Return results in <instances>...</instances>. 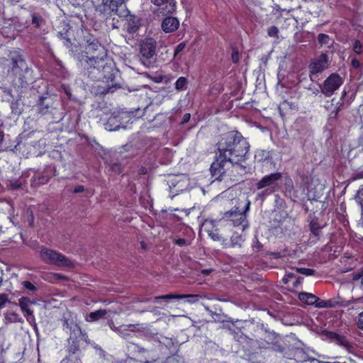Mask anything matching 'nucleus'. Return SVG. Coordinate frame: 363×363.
I'll return each mask as SVG.
<instances>
[{"label":"nucleus","instance_id":"obj_38","mask_svg":"<svg viewBox=\"0 0 363 363\" xmlns=\"http://www.w3.org/2000/svg\"><path fill=\"white\" fill-rule=\"evenodd\" d=\"M22 285L28 290L30 291H35L37 289L31 282L28 281H24L22 282Z\"/></svg>","mask_w":363,"mask_h":363},{"label":"nucleus","instance_id":"obj_29","mask_svg":"<svg viewBox=\"0 0 363 363\" xmlns=\"http://www.w3.org/2000/svg\"><path fill=\"white\" fill-rule=\"evenodd\" d=\"M111 316L113 315L111 311H106L105 309H99L90 313L89 318H101L104 315Z\"/></svg>","mask_w":363,"mask_h":363},{"label":"nucleus","instance_id":"obj_31","mask_svg":"<svg viewBox=\"0 0 363 363\" xmlns=\"http://www.w3.org/2000/svg\"><path fill=\"white\" fill-rule=\"evenodd\" d=\"M244 238L242 235L234 233L231 237V243L233 245L241 246L242 242L244 241Z\"/></svg>","mask_w":363,"mask_h":363},{"label":"nucleus","instance_id":"obj_40","mask_svg":"<svg viewBox=\"0 0 363 363\" xmlns=\"http://www.w3.org/2000/svg\"><path fill=\"white\" fill-rule=\"evenodd\" d=\"M9 301L8 295L6 294H0V309L4 307L5 304Z\"/></svg>","mask_w":363,"mask_h":363},{"label":"nucleus","instance_id":"obj_39","mask_svg":"<svg viewBox=\"0 0 363 363\" xmlns=\"http://www.w3.org/2000/svg\"><path fill=\"white\" fill-rule=\"evenodd\" d=\"M186 48V43L182 42V43H180L179 45H177V46L175 48V50H174V56H177L178 54H179L182 51H183L184 50V48Z\"/></svg>","mask_w":363,"mask_h":363},{"label":"nucleus","instance_id":"obj_9","mask_svg":"<svg viewBox=\"0 0 363 363\" xmlns=\"http://www.w3.org/2000/svg\"><path fill=\"white\" fill-rule=\"evenodd\" d=\"M81 341H83V340H81L80 336H69L65 349L67 354L62 360L61 363H69L72 362L74 360V355H77V357H74V363H82L81 359L78 357L81 352Z\"/></svg>","mask_w":363,"mask_h":363},{"label":"nucleus","instance_id":"obj_48","mask_svg":"<svg viewBox=\"0 0 363 363\" xmlns=\"http://www.w3.org/2000/svg\"><path fill=\"white\" fill-rule=\"evenodd\" d=\"M315 306L318 308H325V301L321 300L318 298V301L315 303Z\"/></svg>","mask_w":363,"mask_h":363},{"label":"nucleus","instance_id":"obj_62","mask_svg":"<svg viewBox=\"0 0 363 363\" xmlns=\"http://www.w3.org/2000/svg\"><path fill=\"white\" fill-rule=\"evenodd\" d=\"M4 132L0 131V144H1V143L4 140Z\"/></svg>","mask_w":363,"mask_h":363},{"label":"nucleus","instance_id":"obj_21","mask_svg":"<svg viewBox=\"0 0 363 363\" xmlns=\"http://www.w3.org/2000/svg\"><path fill=\"white\" fill-rule=\"evenodd\" d=\"M121 127L119 116H111L105 123V128L108 131H115Z\"/></svg>","mask_w":363,"mask_h":363},{"label":"nucleus","instance_id":"obj_24","mask_svg":"<svg viewBox=\"0 0 363 363\" xmlns=\"http://www.w3.org/2000/svg\"><path fill=\"white\" fill-rule=\"evenodd\" d=\"M88 45L86 47V52L85 54H87L89 52L94 51V50H100L102 51V53L104 52V48L101 45V44L99 43L96 40H93L91 41V40H87Z\"/></svg>","mask_w":363,"mask_h":363},{"label":"nucleus","instance_id":"obj_10","mask_svg":"<svg viewBox=\"0 0 363 363\" xmlns=\"http://www.w3.org/2000/svg\"><path fill=\"white\" fill-rule=\"evenodd\" d=\"M329 60L326 54L322 53L318 57L311 60L308 65L309 77L311 81L317 82V76L328 68Z\"/></svg>","mask_w":363,"mask_h":363},{"label":"nucleus","instance_id":"obj_53","mask_svg":"<svg viewBox=\"0 0 363 363\" xmlns=\"http://www.w3.org/2000/svg\"><path fill=\"white\" fill-rule=\"evenodd\" d=\"M352 66L354 68H359L360 67V62L357 59H353L351 62Z\"/></svg>","mask_w":363,"mask_h":363},{"label":"nucleus","instance_id":"obj_35","mask_svg":"<svg viewBox=\"0 0 363 363\" xmlns=\"http://www.w3.org/2000/svg\"><path fill=\"white\" fill-rule=\"evenodd\" d=\"M296 271L306 276H312L315 274V271L314 269L309 268H296Z\"/></svg>","mask_w":363,"mask_h":363},{"label":"nucleus","instance_id":"obj_30","mask_svg":"<svg viewBox=\"0 0 363 363\" xmlns=\"http://www.w3.org/2000/svg\"><path fill=\"white\" fill-rule=\"evenodd\" d=\"M7 186L13 190H16L21 189L22 184L21 182L17 179H12L7 181Z\"/></svg>","mask_w":363,"mask_h":363},{"label":"nucleus","instance_id":"obj_60","mask_svg":"<svg viewBox=\"0 0 363 363\" xmlns=\"http://www.w3.org/2000/svg\"><path fill=\"white\" fill-rule=\"evenodd\" d=\"M212 269H203L202 271V274H205V275H207V274H209L211 272Z\"/></svg>","mask_w":363,"mask_h":363},{"label":"nucleus","instance_id":"obj_34","mask_svg":"<svg viewBox=\"0 0 363 363\" xmlns=\"http://www.w3.org/2000/svg\"><path fill=\"white\" fill-rule=\"evenodd\" d=\"M352 50L357 55L362 53V44L359 40H353Z\"/></svg>","mask_w":363,"mask_h":363},{"label":"nucleus","instance_id":"obj_32","mask_svg":"<svg viewBox=\"0 0 363 363\" xmlns=\"http://www.w3.org/2000/svg\"><path fill=\"white\" fill-rule=\"evenodd\" d=\"M175 362L176 359L174 357H169L165 361H163L160 359H155L152 361H148L147 359L143 360V363H175Z\"/></svg>","mask_w":363,"mask_h":363},{"label":"nucleus","instance_id":"obj_46","mask_svg":"<svg viewBox=\"0 0 363 363\" xmlns=\"http://www.w3.org/2000/svg\"><path fill=\"white\" fill-rule=\"evenodd\" d=\"M308 89L310 90L315 95H317L320 91V86L318 87H315L313 84H311L308 87Z\"/></svg>","mask_w":363,"mask_h":363},{"label":"nucleus","instance_id":"obj_26","mask_svg":"<svg viewBox=\"0 0 363 363\" xmlns=\"http://www.w3.org/2000/svg\"><path fill=\"white\" fill-rule=\"evenodd\" d=\"M50 180L48 175H36L32 179V185L39 186L47 184Z\"/></svg>","mask_w":363,"mask_h":363},{"label":"nucleus","instance_id":"obj_63","mask_svg":"<svg viewBox=\"0 0 363 363\" xmlns=\"http://www.w3.org/2000/svg\"><path fill=\"white\" fill-rule=\"evenodd\" d=\"M111 363H124L123 360H113Z\"/></svg>","mask_w":363,"mask_h":363},{"label":"nucleus","instance_id":"obj_16","mask_svg":"<svg viewBox=\"0 0 363 363\" xmlns=\"http://www.w3.org/2000/svg\"><path fill=\"white\" fill-rule=\"evenodd\" d=\"M80 57L79 62L84 69H89L94 68L96 70H99L101 67H104L103 57L92 56L90 57L86 55V54L82 53Z\"/></svg>","mask_w":363,"mask_h":363},{"label":"nucleus","instance_id":"obj_2","mask_svg":"<svg viewBox=\"0 0 363 363\" xmlns=\"http://www.w3.org/2000/svg\"><path fill=\"white\" fill-rule=\"evenodd\" d=\"M233 164L228 159L221 157V155L218 153L215 161L211 164L210 170L213 177L217 180L231 182L233 183H239L240 178L235 174H227L228 171L233 169Z\"/></svg>","mask_w":363,"mask_h":363},{"label":"nucleus","instance_id":"obj_27","mask_svg":"<svg viewBox=\"0 0 363 363\" xmlns=\"http://www.w3.org/2000/svg\"><path fill=\"white\" fill-rule=\"evenodd\" d=\"M32 18V24L35 26V28H40L43 25L45 24L44 18L37 13H31Z\"/></svg>","mask_w":363,"mask_h":363},{"label":"nucleus","instance_id":"obj_7","mask_svg":"<svg viewBox=\"0 0 363 363\" xmlns=\"http://www.w3.org/2000/svg\"><path fill=\"white\" fill-rule=\"evenodd\" d=\"M250 206V201L247 202L245 207V210L241 211L238 207L235 206L233 209L226 211L222 220L225 221H230L234 226H242V230L243 231L248 227V223L246 220L245 212L248 211Z\"/></svg>","mask_w":363,"mask_h":363},{"label":"nucleus","instance_id":"obj_43","mask_svg":"<svg viewBox=\"0 0 363 363\" xmlns=\"http://www.w3.org/2000/svg\"><path fill=\"white\" fill-rule=\"evenodd\" d=\"M208 235L216 241H218L220 240V237L219 235V233L217 230L215 231H211L208 233Z\"/></svg>","mask_w":363,"mask_h":363},{"label":"nucleus","instance_id":"obj_56","mask_svg":"<svg viewBox=\"0 0 363 363\" xmlns=\"http://www.w3.org/2000/svg\"><path fill=\"white\" fill-rule=\"evenodd\" d=\"M335 302L333 300L325 301V308H331L335 306Z\"/></svg>","mask_w":363,"mask_h":363},{"label":"nucleus","instance_id":"obj_64","mask_svg":"<svg viewBox=\"0 0 363 363\" xmlns=\"http://www.w3.org/2000/svg\"><path fill=\"white\" fill-rule=\"evenodd\" d=\"M359 318H363V311L359 313Z\"/></svg>","mask_w":363,"mask_h":363},{"label":"nucleus","instance_id":"obj_6","mask_svg":"<svg viewBox=\"0 0 363 363\" xmlns=\"http://www.w3.org/2000/svg\"><path fill=\"white\" fill-rule=\"evenodd\" d=\"M157 42L153 38H145L140 44V54L142 62L151 67L155 62Z\"/></svg>","mask_w":363,"mask_h":363},{"label":"nucleus","instance_id":"obj_12","mask_svg":"<svg viewBox=\"0 0 363 363\" xmlns=\"http://www.w3.org/2000/svg\"><path fill=\"white\" fill-rule=\"evenodd\" d=\"M118 12H124V14L119 15L118 13H114L113 15H117L119 17L126 18V22L124 26L125 30L130 34L135 33L141 26L140 19L134 15L129 14V11L125 6V2L124 3L123 7L119 8Z\"/></svg>","mask_w":363,"mask_h":363},{"label":"nucleus","instance_id":"obj_45","mask_svg":"<svg viewBox=\"0 0 363 363\" xmlns=\"http://www.w3.org/2000/svg\"><path fill=\"white\" fill-rule=\"evenodd\" d=\"M362 277H363V269L360 272H357L354 273L352 280L357 281V280L360 279L361 281H362Z\"/></svg>","mask_w":363,"mask_h":363},{"label":"nucleus","instance_id":"obj_61","mask_svg":"<svg viewBox=\"0 0 363 363\" xmlns=\"http://www.w3.org/2000/svg\"><path fill=\"white\" fill-rule=\"evenodd\" d=\"M10 321V323H12V322H20V323H23V320L21 318H18V319H9Z\"/></svg>","mask_w":363,"mask_h":363},{"label":"nucleus","instance_id":"obj_20","mask_svg":"<svg viewBox=\"0 0 363 363\" xmlns=\"http://www.w3.org/2000/svg\"><path fill=\"white\" fill-rule=\"evenodd\" d=\"M179 26L177 18L169 16L165 18L162 23V28L165 33H172L175 31Z\"/></svg>","mask_w":363,"mask_h":363},{"label":"nucleus","instance_id":"obj_25","mask_svg":"<svg viewBox=\"0 0 363 363\" xmlns=\"http://www.w3.org/2000/svg\"><path fill=\"white\" fill-rule=\"evenodd\" d=\"M233 169L234 170L232 171V169H230L229 171H228L227 174H230L237 175L240 178V180H239V182H240V181H242V174L240 173V172H243L245 170V167L243 165H242L241 163H233Z\"/></svg>","mask_w":363,"mask_h":363},{"label":"nucleus","instance_id":"obj_51","mask_svg":"<svg viewBox=\"0 0 363 363\" xmlns=\"http://www.w3.org/2000/svg\"><path fill=\"white\" fill-rule=\"evenodd\" d=\"M152 2L158 6L163 5L167 3L169 0H151Z\"/></svg>","mask_w":363,"mask_h":363},{"label":"nucleus","instance_id":"obj_15","mask_svg":"<svg viewBox=\"0 0 363 363\" xmlns=\"http://www.w3.org/2000/svg\"><path fill=\"white\" fill-rule=\"evenodd\" d=\"M320 332L323 334L328 340L334 342L337 345L343 347L348 352H351L353 350V346L347 339V337L342 335H340L337 332L330 331L326 329H320Z\"/></svg>","mask_w":363,"mask_h":363},{"label":"nucleus","instance_id":"obj_47","mask_svg":"<svg viewBox=\"0 0 363 363\" xmlns=\"http://www.w3.org/2000/svg\"><path fill=\"white\" fill-rule=\"evenodd\" d=\"M332 325L333 327H342V319H333L332 320Z\"/></svg>","mask_w":363,"mask_h":363},{"label":"nucleus","instance_id":"obj_37","mask_svg":"<svg viewBox=\"0 0 363 363\" xmlns=\"http://www.w3.org/2000/svg\"><path fill=\"white\" fill-rule=\"evenodd\" d=\"M279 30L277 26H271L267 30V34L269 37L278 38Z\"/></svg>","mask_w":363,"mask_h":363},{"label":"nucleus","instance_id":"obj_17","mask_svg":"<svg viewBox=\"0 0 363 363\" xmlns=\"http://www.w3.org/2000/svg\"><path fill=\"white\" fill-rule=\"evenodd\" d=\"M282 175L280 172H274L266 175L257 183V189L259 190L266 187L274 189L277 184V182L279 181Z\"/></svg>","mask_w":363,"mask_h":363},{"label":"nucleus","instance_id":"obj_49","mask_svg":"<svg viewBox=\"0 0 363 363\" xmlns=\"http://www.w3.org/2000/svg\"><path fill=\"white\" fill-rule=\"evenodd\" d=\"M241 320H242L241 319L236 318V319L226 320V322H230V323H232V324L233 325L237 327V323H240ZM222 322L223 323L225 322V320L223 319Z\"/></svg>","mask_w":363,"mask_h":363},{"label":"nucleus","instance_id":"obj_23","mask_svg":"<svg viewBox=\"0 0 363 363\" xmlns=\"http://www.w3.org/2000/svg\"><path fill=\"white\" fill-rule=\"evenodd\" d=\"M317 40L320 46H327L330 48L334 43V40L327 34L320 33L317 37Z\"/></svg>","mask_w":363,"mask_h":363},{"label":"nucleus","instance_id":"obj_18","mask_svg":"<svg viewBox=\"0 0 363 363\" xmlns=\"http://www.w3.org/2000/svg\"><path fill=\"white\" fill-rule=\"evenodd\" d=\"M199 295L197 294H166L159 296H155L154 300L155 302H157L158 300H164V301H169L172 299H182V298H190L188 300L190 303H196L199 299Z\"/></svg>","mask_w":363,"mask_h":363},{"label":"nucleus","instance_id":"obj_57","mask_svg":"<svg viewBox=\"0 0 363 363\" xmlns=\"http://www.w3.org/2000/svg\"><path fill=\"white\" fill-rule=\"evenodd\" d=\"M335 363H357L355 360L352 358H346L343 362H337Z\"/></svg>","mask_w":363,"mask_h":363},{"label":"nucleus","instance_id":"obj_50","mask_svg":"<svg viewBox=\"0 0 363 363\" xmlns=\"http://www.w3.org/2000/svg\"><path fill=\"white\" fill-rule=\"evenodd\" d=\"M133 346L135 347V350H136L139 353H145L147 352V350L138 345H133Z\"/></svg>","mask_w":363,"mask_h":363},{"label":"nucleus","instance_id":"obj_22","mask_svg":"<svg viewBox=\"0 0 363 363\" xmlns=\"http://www.w3.org/2000/svg\"><path fill=\"white\" fill-rule=\"evenodd\" d=\"M298 298L302 302L308 305L315 304V303L318 301V297L316 296L306 292L300 293Z\"/></svg>","mask_w":363,"mask_h":363},{"label":"nucleus","instance_id":"obj_11","mask_svg":"<svg viewBox=\"0 0 363 363\" xmlns=\"http://www.w3.org/2000/svg\"><path fill=\"white\" fill-rule=\"evenodd\" d=\"M342 83V78L338 74L333 73L327 77L323 84H320V91L326 97L331 96Z\"/></svg>","mask_w":363,"mask_h":363},{"label":"nucleus","instance_id":"obj_1","mask_svg":"<svg viewBox=\"0 0 363 363\" xmlns=\"http://www.w3.org/2000/svg\"><path fill=\"white\" fill-rule=\"evenodd\" d=\"M249 149V143L238 131L223 134L217 143L218 153L233 163L244 162Z\"/></svg>","mask_w":363,"mask_h":363},{"label":"nucleus","instance_id":"obj_14","mask_svg":"<svg viewBox=\"0 0 363 363\" xmlns=\"http://www.w3.org/2000/svg\"><path fill=\"white\" fill-rule=\"evenodd\" d=\"M118 320V319H116ZM108 325L111 329L119 335L125 338L130 335V333H134L139 330L140 327L138 324H121L118 321L114 322L113 319H109Z\"/></svg>","mask_w":363,"mask_h":363},{"label":"nucleus","instance_id":"obj_52","mask_svg":"<svg viewBox=\"0 0 363 363\" xmlns=\"http://www.w3.org/2000/svg\"><path fill=\"white\" fill-rule=\"evenodd\" d=\"M84 0H69V1L75 7L81 6Z\"/></svg>","mask_w":363,"mask_h":363},{"label":"nucleus","instance_id":"obj_4","mask_svg":"<svg viewBox=\"0 0 363 363\" xmlns=\"http://www.w3.org/2000/svg\"><path fill=\"white\" fill-rule=\"evenodd\" d=\"M40 257L46 264L55 265L62 268H72L74 263L64 255L46 247L41 248Z\"/></svg>","mask_w":363,"mask_h":363},{"label":"nucleus","instance_id":"obj_36","mask_svg":"<svg viewBox=\"0 0 363 363\" xmlns=\"http://www.w3.org/2000/svg\"><path fill=\"white\" fill-rule=\"evenodd\" d=\"M174 242L179 246L189 245L191 243V240L184 238H174Z\"/></svg>","mask_w":363,"mask_h":363},{"label":"nucleus","instance_id":"obj_13","mask_svg":"<svg viewBox=\"0 0 363 363\" xmlns=\"http://www.w3.org/2000/svg\"><path fill=\"white\" fill-rule=\"evenodd\" d=\"M63 330L69 333V336H80L84 342L89 343L88 335L82 331L77 319H63Z\"/></svg>","mask_w":363,"mask_h":363},{"label":"nucleus","instance_id":"obj_41","mask_svg":"<svg viewBox=\"0 0 363 363\" xmlns=\"http://www.w3.org/2000/svg\"><path fill=\"white\" fill-rule=\"evenodd\" d=\"M124 363H143V359H138L134 357H127L123 359Z\"/></svg>","mask_w":363,"mask_h":363},{"label":"nucleus","instance_id":"obj_33","mask_svg":"<svg viewBox=\"0 0 363 363\" xmlns=\"http://www.w3.org/2000/svg\"><path fill=\"white\" fill-rule=\"evenodd\" d=\"M187 83L186 77H181L175 82V88L177 90H182Z\"/></svg>","mask_w":363,"mask_h":363},{"label":"nucleus","instance_id":"obj_5","mask_svg":"<svg viewBox=\"0 0 363 363\" xmlns=\"http://www.w3.org/2000/svg\"><path fill=\"white\" fill-rule=\"evenodd\" d=\"M126 0H101V2L96 6L95 11L97 14L103 19H108L113 14L118 13L123 15V13H119V8L123 7Z\"/></svg>","mask_w":363,"mask_h":363},{"label":"nucleus","instance_id":"obj_8","mask_svg":"<svg viewBox=\"0 0 363 363\" xmlns=\"http://www.w3.org/2000/svg\"><path fill=\"white\" fill-rule=\"evenodd\" d=\"M11 67L9 69V74L15 77H18L21 81V86L27 84L25 74L28 71V67L25 60L21 55H17L11 58Z\"/></svg>","mask_w":363,"mask_h":363},{"label":"nucleus","instance_id":"obj_59","mask_svg":"<svg viewBox=\"0 0 363 363\" xmlns=\"http://www.w3.org/2000/svg\"><path fill=\"white\" fill-rule=\"evenodd\" d=\"M357 326L359 328L363 330V319H358Z\"/></svg>","mask_w":363,"mask_h":363},{"label":"nucleus","instance_id":"obj_44","mask_svg":"<svg viewBox=\"0 0 363 363\" xmlns=\"http://www.w3.org/2000/svg\"><path fill=\"white\" fill-rule=\"evenodd\" d=\"M51 277L53 278L54 280H67V277L63 274H59V273H54L51 274Z\"/></svg>","mask_w":363,"mask_h":363},{"label":"nucleus","instance_id":"obj_28","mask_svg":"<svg viewBox=\"0 0 363 363\" xmlns=\"http://www.w3.org/2000/svg\"><path fill=\"white\" fill-rule=\"evenodd\" d=\"M321 228V226L318 223V220L317 218H314L311 220L310 223V229L311 233L315 236L318 235L319 231Z\"/></svg>","mask_w":363,"mask_h":363},{"label":"nucleus","instance_id":"obj_3","mask_svg":"<svg viewBox=\"0 0 363 363\" xmlns=\"http://www.w3.org/2000/svg\"><path fill=\"white\" fill-rule=\"evenodd\" d=\"M59 101L52 96H41L37 103V110L42 116L49 115L53 123L63 118V113L59 109Z\"/></svg>","mask_w":363,"mask_h":363},{"label":"nucleus","instance_id":"obj_55","mask_svg":"<svg viewBox=\"0 0 363 363\" xmlns=\"http://www.w3.org/2000/svg\"><path fill=\"white\" fill-rule=\"evenodd\" d=\"M190 118H191L190 113H185L183 116L182 123H187L190 120Z\"/></svg>","mask_w":363,"mask_h":363},{"label":"nucleus","instance_id":"obj_19","mask_svg":"<svg viewBox=\"0 0 363 363\" xmlns=\"http://www.w3.org/2000/svg\"><path fill=\"white\" fill-rule=\"evenodd\" d=\"M18 304L23 313V315L25 316H32L33 315V307L35 306V302L31 301L29 298L27 297H21L18 300Z\"/></svg>","mask_w":363,"mask_h":363},{"label":"nucleus","instance_id":"obj_42","mask_svg":"<svg viewBox=\"0 0 363 363\" xmlns=\"http://www.w3.org/2000/svg\"><path fill=\"white\" fill-rule=\"evenodd\" d=\"M231 59L234 63H237L239 61V53L236 49L233 50L231 54Z\"/></svg>","mask_w":363,"mask_h":363},{"label":"nucleus","instance_id":"obj_54","mask_svg":"<svg viewBox=\"0 0 363 363\" xmlns=\"http://www.w3.org/2000/svg\"><path fill=\"white\" fill-rule=\"evenodd\" d=\"M84 191V187L82 185L77 186L74 189V193H81Z\"/></svg>","mask_w":363,"mask_h":363},{"label":"nucleus","instance_id":"obj_58","mask_svg":"<svg viewBox=\"0 0 363 363\" xmlns=\"http://www.w3.org/2000/svg\"><path fill=\"white\" fill-rule=\"evenodd\" d=\"M280 320L285 325H293L294 323V322L291 321V319H284V318H282V319H280Z\"/></svg>","mask_w":363,"mask_h":363}]
</instances>
